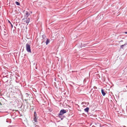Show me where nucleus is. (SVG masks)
Here are the masks:
<instances>
[{"label": "nucleus", "instance_id": "f257e3e1", "mask_svg": "<svg viewBox=\"0 0 127 127\" xmlns=\"http://www.w3.org/2000/svg\"><path fill=\"white\" fill-rule=\"evenodd\" d=\"M26 48L27 51L28 52L31 53L30 45L29 44L27 43L26 45Z\"/></svg>", "mask_w": 127, "mask_h": 127}, {"label": "nucleus", "instance_id": "f03ea898", "mask_svg": "<svg viewBox=\"0 0 127 127\" xmlns=\"http://www.w3.org/2000/svg\"><path fill=\"white\" fill-rule=\"evenodd\" d=\"M66 112L65 110L62 109L60 111L59 115H62L64 114Z\"/></svg>", "mask_w": 127, "mask_h": 127}, {"label": "nucleus", "instance_id": "7ed1b4c3", "mask_svg": "<svg viewBox=\"0 0 127 127\" xmlns=\"http://www.w3.org/2000/svg\"><path fill=\"white\" fill-rule=\"evenodd\" d=\"M42 38L43 42L45 41V39H46V36L44 34L42 35Z\"/></svg>", "mask_w": 127, "mask_h": 127}, {"label": "nucleus", "instance_id": "20e7f679", "mask_svg": "<svg viewBox=\"0 0 127 127\" xmlns=\"http://www.w3.org/2000/svg\"><path fill=\"white\" fill-rule=\"evenodd\" d=\"M101 93L102 94V95H103V96H104V95H105L106 94V93L104 92V90L103 89H101Z\"/></svg>", "mask_w": 127, "mask_h": 127}, {"label": "nucleus", "instance_id": "39448f33", "mask_svg": "<svg viewBox=\"0 0 127 127\" xmlns=\"http://www.w3.org/2000/svg\"><path fill=\"white\" fill-rule=\"evenodd\" d=\"M37 116L33 117V120L35 122H37Z\"/></svg>", "mask_w": 127, "mask_h": 127}, {"label": "nucleus", "instance_id": "423d86ee", "mask_svg": "<svg viewBox=\"0 0 127 127\" xmlns=\"http://www.w3.org/2000/svg\"><path fill=\"white\" fill-rule=\"evenodd\" d=\"M47 39V40L46 41V45H47L50 42V39Z\"/></svg>", "mask_w": 127, "mask_h": 127}, {"label": "nucleus", "instance_id": "0eeeda50", "mask_svg": "<svg viewBox=\"0 0 127 127\" xmlns=\"http://www.w3.org/2000/svg\"><path fill=\"white\" fill-rule=\"evenodd\" d=\"M30 22V19L29 18L26 21L25 20V22L27 24V25L28 24V23H29Z\"/></svg>", "mask_w": 127, "mask_h": 127}, {"label": "nucleus", "instance_id": "6e6552de", "mask_svg": "<svg viewBox=\"0 0 127 127\" xmlns=\"http://www.w3.org/2000/svg\"><path fill=\"white\" fill-rule=\"evenodd\" d=\"M89 110V108L88 107L84 109L85 111L87 112H88Z\"/></svg>", "mask_w": 127, "mask_h": 127}, {"label": "nucleus", "instance_id": "1a4fd4ad", "mask_svg": "<svg viewBox=\"0 0 127 127\" xmlns=\"http://www.w3.org/2000/svg\"><path fill=\"white\" fill-rule=\"evenodd\" d=\"M25 14L26 16H27V17H28L29 15H30V14L28 13V12L26 11V12Z\"/></svg>", "mask_w": 127, "mask_h": 127}, {"label": "nucleus", "instance_id": "9d476101", "mask_svg": "<svg viewBox=\"0 0 127 127\" xmlns=\"http://www.w3.org/2000/svg\"><path fill=\"white\" fill-rule=\"evenodd\" d=\"M127 45V44H125L124 45H122L121 46V48L122 49L123 48V47L124 46L126 45Z\"/></svg>", "mask_w": 127, "mask_h": 127}, {"label": "nucleus", "instance_id": "9b49d317", "mask_svg": "<svg viewBox=\"0 0 127 127\" xmlns=\"http://www.w3.org/2000/svg\"><path fill=\"white\" fill-rule=\"evenodd\" d=\"M15 3L17 5H20V3L18 1H16Z\"/></svg>", "mask_w": 127, "mask_h": 127}, {"label": "nucleus", "instance_id": "f8f14e48", "mask_svg": "<svg viewBox=\"0 0 127 127\" xmlns=\"http://www.w3.org/2000/svg\"><path fill=\"white\" fill-rule=\"evenodd\" d=\"M37 116V114L36 113L35 111H34V115L33 117Z\"/></svg>", "mask_w": 127, "mask_h": 127}, {"label": "nucleus", "instance_id": "ddd939ff", "mask_svg": "<svg viewBox=\"0 0 127 127\" xmlns=\"http://www.w3.org/2000/svg\"><path fill=\"white\" fill-rule=\"evenodd\" d=\"M12 90H14V91H13V93H16V90L15 91V90H16V89L15 88H13V89Z\"/></svg>", "mask_w": 127, "mask_h": 127}, {"label": "nucleus", "instance_id": "4468645a", "mask_svg": "<svg viewBox=\"0 0 127 127\" xmlns=\"http://www.w3.org/2000/svg\"><path fill=\"white\" fill-rule=\"evenodd\" d=\"M3 106L2 105V104H0V110L1 109Z\"/></svg>", "mask_w": 127, "mask_h": 127}, {"label": "nucleus", "instance_id": "2eb2a0df", "mask_svg": "<svg viewBox=\"0 0 127 127\" xmlns=\"http://www.w3.org/2000/svg\"><path fill=\"white\" fill-rule=\"evenodd\" d=\"M26 96L27 97H28L29 96V94L28 93H26Z\"/></svg>", "mask_w": 127, "mask_h": 127}, {"label": "nucleus", "instance_id": "dca6fc26", "mask_svg": "<svg viewBox=\"0 0 127 127\" xmlns=\"http://www.w3.org/2000/svg\"><path fill=\"white\" fill-rule=\"evenodd\" d=\"M8 22H9V23L10 24H11V22H10V21L9 20H8Z\"/></svg>", "mask_w": 127, "mask_h": 127}, {"label": "nucleus", "instance_id": "f3484780", "mask_svg": "<svg viewBox=\"0 0 127 127\" xmlns=\"http://www.w3.org/2000/svg\"><path fill=\"white\" fill-rule=\"evenodd\" d=\"M11 26H12V28L13 27V25H12V24H11Z\"/></svg>", "mask_w": 127, "mask_h": 127}, {"label": "nucleus", "instance_id": "a211bd4d", "mask_svg": "<svg viewBox=\"0 0 127 127\" xmlns=\"http://www.w3.org/2000/svg\"><path fill=\"white\" fill-rule=\"evenodd\" d=\"M125 33L126 34H127V32H126Z\"/></svg>", "mask_w": 127, "mask_h": 127}, {"label": "nucleus", "instance_id": "6ab92c4d", "mask_svg": "<svg viewBox=\"0 0 127 127\" xmlns=\"http://www.w3.org/2000/svg\"><path fill=\"white\" fill-rule=\"evenodd\" d=\"M84 103V102H82V103Z\"/></svg>", "mask_w": 127, "mask_h": 127}, {"label": "nucleus", "instance_id": "aec40b11", "mask_svg": "<svg viewBox=\"0 0 127 127\" xmlns=\"http://www.w3.org/2000/svg\"><path fill=\"white\" fill-rule=\"evenodd\" d=\"M65 104V103L64 104ZM64 104H63V105H64Z\"/></svg>", "mask_w": 127, "mask_h": 127}, {"label": "nucleus", "instance_id": "412c9836", "mask_svg": "<svg viewBox=\"0 0 127 127\" xmlns=\"http://www.w3.org/2000/svg\"><path fill=\"white\" fill-rule=\"evenodd\" d=\"M31 13H32V12H31Z\"/></svg>", "mask_w": 127, "mask_h": 127}, {"label": "nucleus", "instance_id": "4be33fe9", "mask_svg": "<svg viewBox=\"0 0 127 127\" xmlns=\"http://www.w3.org/2000/svg\"><path fill=\"white\" fill-rule=\"evenodd\" d=\"M121 41L122 42V41H123L122 40H121Z\"/></svg>", "mask_w": 127, "mask_h": 127}]
</instances>
